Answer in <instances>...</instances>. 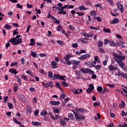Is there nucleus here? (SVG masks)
Returning a JSON list of instances; mask_svg holds the SVG:
<instances>
[{"label":"nucleus","mask_w":127,"mask_h":127,"mask_svg":"<svg viewBox=\"0 0 127 127\" xmlns=\"http://www.w3.org/2000/svg\"><path fill=\"white\" fill-rule=\"evenodd\" d=\"M126 106V104H125V102L123 101H122V103L120 105V107L122 109H123V108H125Z\"/></svg>","instance_id":"nucleus-33"},{"label":"nucleus","mask_w":127,"mask_h":127,"mask_svg":"<svg viewBox=\"0 0 127 127\" xmlns=\"http://www.w3.org/2000/svg\"><path fill=\"white\" fill-rule=\"evenodd\" d=\"M13 122H14V123H16V124H17V125H21V122H19L15 118L13 119Z\"/></svg>","instance_id":"nucleus-54"},{"label":"nucleus","mask_w":127,"mask_h":127,"mask_svg":"<svg viewBox=\"0 0 127 127\" xmlns=\"http://www.w3.org/2000/svg\"><path fill=\"white\" fill-rule=\"evenodd\" d=\"M98 52H101V53H105V52H106L105 51V50L102 48H99L98 49Z\"/></svg>","instance_id":"nucleus-39"},{"label":"nucleus","mask_w":127,"mask_h":127,"mask_svg":"<svg viewBox=\"0 0 127 127\" xmlns=\"http://www.w3.org/2000/svg\"><path fill=\"white\" fill-rule=\"evenodd\" d=\"M17 81L18 83L19 86H21V85H22V83H21V79L20 78L17 79Z\"/></svg>","instance_id":"nucleus-55"},{"label":"nucleus","mask_w":127,"mask_h":127,"mask_svg":"<svg viewBox=\"0 0 127 127\" xmlns=\"http://www.w3.org/2000/svg\"><path fill=\"white\" fill-rule=\"evenodd\" d=\"M71 57H72V56L67 55L64 58L65 62L69 61L70 60V58H71Z\"/></svg>","instance_id":"nucleus-21"},{"label":"nucleus","mask_w":127,"mask_h":127,"mask_svg":"<svg viewBox=\"0 0 127 127\" xmlns=\"http://www.w3.org/2000/svg\"><path fill=\"white\" fill-rule=\"evenodd\" d=\"M42 83L43 86H44L45 88H48L49 87H51V88H52V87H53V84H52L50 82H48L46 83H45L44 82H42Z\"/></svg>","instance_id":"nucleus-11"},{"label":"nucleus","mask_w":127,"mask_h":127,"mask_svg":"<svg viewBox=\"0 0 127 127\" xmlns=\"http://www.w3.org/2000/svg\"><path fill=\"white\" fill-rule=\"evenodd\" d=\"M7 99H8V96L4 97L3 102L4 103V104H6V102H7Z\"/></svg>","instance_id":"nucleus-57"},{"label":"nucleus","mask_w":127,"mask_h":127,"mask_svg":"<svg viewBox=\"0 0 127 127\" xmlns=\"http://www.w3.org/2000/svg\"><path fill=\"white\" fill-rule=\"evenodd\" d=\"M90 29L91 30H99V29H100V27H94L93 26H90Z\"/></svg>","instance_id":"nucleus-38"},{"label":"nucleus","mask_w":127,"mask_h":127,"mask_svg":"<svg viewBox=\"0 0 127 127\" xmlns=\"http://www.w3.org/2000/svg\"><path fill=\"white\" fill-rule=\"evenodd\" d=\"M103 31L106 33H111V29H106V28H104L103 29Z\"/></svg>","instance_id":"nucleus-37"},{"label":"nucleus","mask_w":127,"mask_h":127,"mask_svg":"<svg viewBox=\"0 0 127 127\" xmlns=\"http://www.w3.org/2000/svg\"><path fill=\"white\" fill-rule=\"evenodd\" d=\"M64 64H67V65H71L72 64V63L71 61H66L64 63Z\"/></svg>","instance_id":"nucleus-59"},{"label":"nucleus","mask_w":127,"mask_h":127,"mask_svg":"<svg viewBox=\"0 0 127 127\" xmlns=\"http://www.w3.org/2000/svg\"><path fill=\"white\" fill-rule=\"evenodd\" d=\"M7 105H8V107L9 108V109H12V108L13 107V105H12V104L7 102Z\"/></svg>","instance_id":"nucleus-49"},{"label":"nucleus","mask_w":127,"mask_h":127,"mask_svg":"<svg viewBox=\"0 0 127 127\" xmlns=\"http://www.w3.org/2000/svg\"><path fill=\"white\" fill-rule=\"evenodd\" d=\"M120 127H127V124L124 123L123 125H120Z\"/></svg>","instance_id":"nucleus-64"},{"label":"nucleus","mask_w":127,"mask_h":127,"mask_svg":"<svg viewBox=\"0 0 127 127\" xmlns=\"http://www.w3.org/2000/svg\"><path fill=\"white\" fill-rule=\"evenodd\" d=\"M17 98L19 101H21V102H22V103H25L27 102V98L24 96V95L18 93L17 94Z\"/></svg>","instance_id":"nucleus-4"},{"label":"nucleus","mask_w":127,"mask_h":127,"mask_svg":"<svg viewBox=\"0 0 127 127\" xmlns=\"http://www.w3.org/2000/svg\"><path fill=\"white\" fill-rule=\"evenodd\" d=\"M31 55L34 58H35V57L37 58V54L36 53V52H34L33 51H31Z\"/></svg>","instance_id":"nucleus-25"},{"label":"nucleus","mask_w":127,"mask_h":127,"mask_svg":"<svg viewBox=\"0 0 127 127\" xmlns=\"http://www.w3.org/2000/svg\"><path fill=\"white\" fill-rule=\"evenodd\" d=\"M68 118H69V119H70V120L71 121H74V114H72V113H69L68 114Z\"/></svg>","instance_id":"nucleus-19"},{"label":"nucleus","mask_w":127,"mask_h":127,"mask_svg":"<svg viewBox=\"0 0 127 127\" xmlns=\"http://www.w3.org/2000/svg\"><path fill=\"white\" fill-rule=\"evenodd\" d=\"M62 26L58 25L57 28V31H60V30H62Z\"/></svg>","instance_id":"nucleus-56"},{"label":"nucleus","mask_w":127,"mask_h":127,"mask_svg":"<svg viewBox=\"0 0 127 127\" xmlns=\"http://www.w3.org/2000/svg\"><path fill=\"white\" fill-rule=\"evenodd\" d=\"M32 125L33 126H35V127H39V126H41V123H40V122H34L33 121L32 122Z\"/></svg>","instance_id":"nucleus-15"},{"label":"nucleus","mask_w":127,"mask_h":127,"mask_svg":"<svg viewBox=\"0 0 127 127\" xmlns=\"http://www.w3.org/2000/svg\"><path fill=\"white\" fill-rule=\"evenodd\" d=\"M53 110H54L55 113L57 114H59V113H60V110L58 109H56L55 107H54Z\"/></svg>","instance_id":"nucleus-48"},{"label":"nucleus","mask_w":127,"mask_h":127,"mask_svg":"<svg viewBox=\"0 0 127 127\" xmlns=\"http://www.w3.org/2000/svg\"><path fill=\"white\" fill-rule=\"evenodd\" d=\"M123 44H126V42H123L122 41H120L119 43H118L119 46H120V47H122V48H125V45Z\"/></svg>","instance_id":"nucleus-16"},{"label":"nucleus","mask_w":127,"mask_h":127,"mask_svg":"<svg viewBox=\"0 0 127 127\" xmlns=\"http://www.w3.org/2000/svg\"><path fill=\"white\" fill-rule=\"evenodd\" d=\"M90 14L92 15V16H96V14H97V13L96 12V11H95V10H93L91 11L90 12Z\"/></svg>","instance_id":"nucleus-41"},{"label":"nucleus","mask_w":127,"mask_h":127,"mask_svg":"<svg viewBox=\"0 0 127 127\" xmlns=\"http://www.w3.org/2000/svg\"><path fill=\"white\" fill-rule=\"evenodd\" d=\"M4 28H5L6 29H8V30H9V29H11V26H10V25H8L7 24H5L4 26Z\"/></svg>","instance_id":"nucleus-32"},{"label":"nucleus","mask_w":127,"mask_h":127,"mask_svg":"<svg viewBox=\"0 0 127 127\" xmlns=\"http://www.w3.org/2000/svg\"><path fill=\"white\" fill-rule=\"evenodd\" d=\"M60 121L61 123V125H62V126H63L64 127V126H66V122H65L63 119H60Z\"/></svg>","instance_id":"nucleus-26"},{"label":"nucleus","mask_w":127,"mask_h":127,"mask_svg":"<svg viewBox=\"0 0 127 127\" xmlns=\"http://www.w3.org/2000/svg\"><path fill=\"white\" fill-rule=\"evenodd\" d=\"M89 89H90V90H91V91H93V90H94V85H93V84H90L89 85Z\"/></svg>","instance_id":"nucleus-44"},{"label":"nucleus","mask_w":127,"mask_h":127,"mask_svg":"<svg viewBox=\"0 0 127 127\" xmlns=\"http://www.w3.org/2000/svg\"><path fill=\"white\" fill-rule=\"evenodd\" d=\"M81 63V62L80 61H75V60H73L72 61V65H73L72 67V69H73V70H76V69L77 68H78V65H79L80 63Z\"/></svg>","instance_id":"nucleus-7"},{"label":"nucleus","mask_w":127,"mask_h":127,"mask_svg":"<svg viewBox=\"0 0 127 127\" xmlns=\"http://www.w3.org/2000/svg\"><path fill=\"white\" fill-rule=\"evenodd\" d=\"M94 61L97 62V63L100 64L101 63L100 60L99 59V57L98 56H96L94 58Z\"/></svg>","instance_id":"nucleus-36"},{"label":"nucleus","mask_w":127,"mask_h":127,"mask_svg":"<svg viewBox=\"0 0 127 127\" xmlns=\"http://www.w3.org/2000/svg\"><path fill=\"white\" fill-rule=\"evenodd\" d=\"M108 61L109 58L106 57V59L103 62V65H104V66L107 65V64L108 63Z\"/></svg>","instance_id":"nucleus-31"},{"label":"nucleus","mask_w":127,"mask_h":127,"mask_svg":"<svg viewBox=\"0 0 127 127\" xmlns=\"http://www.w3.org/2000/svg\"><path fill=\"white\" fill-rule=\"evenodd\" d=\"M72 47H73V48H77V47H78V43H73L71 45Z\"/></svg>","instance_id":"nucleus-52"},{"label":"nucleus","mask_w":127,"mask_h":127,"mask_svg":"<svg viewBox=\"0 0 127 127\" xmlns=\"http://www.w3.org/2000/svg\"><path fill=\"white\" fill-rule=\"evenodd\" d=\"M56 85L57 87H58V88H59V89L61 91H62L63 92V89H62V88H61V85H60V84H59V82H56Z\"/></svg>","instance_id":"nucleus-30"},{"label":"nucleus","mask_w":127,"mask_h":127,"mask_svg":"<svg viewBox=\"0 0 127 127\" xmlns=\"http://www.w3.org/2000/svg\"><path fill=\"white\" fill-rule=\"evenodd\" d=\"M93 67H94V68H95L96 70H99V69H101V68H102V66L100 65H96L95 66H93Z\"/></svg>","instance_id":"nucleus-47"},{"label":"nucleus","mask_w":127,"mask_h":127,"mask_svg":"<svg viewBox=\"0 0 127 127\" xmlns=\"http://www.w3.org/2000/svg\"><path fill=\"white\" fill-rule=\"evenodd\" d=\"M81 41L84 43L85 44H87V43H89V40L87 38H84L81 40Z\"/></svg>","instance_id":"nucleus-18"},{"label":"nucleus","mask_w":127,"mask_h":127,"mask_svg":"<svg viewBox=\"0 0 127 127\" xmlns=\"http://www.w3.org/2000/svg\"><path fill=\"white\" fill-rule=\"evenodd\" d=\"M50 104H51L52 105V106H58V105L60 104V102L51 101L50 102Z\"/></svg>","instance_id":"nucleus-14"},{"label":"nucleus","mask_w":127,"mask_h":127,"mask_svg":"<svg viewBox=\"0 0 127 127\" xmlns=\"http://www.w3.org/2000/svg\"><path fill=\"white\" fill-rule=\"evenodd\" d=\"M20 37V35H18L15 38H12L9 40V42H11L12 44L14 45H18V44H21L22 43V39L19 38Z\"/></svg>","instance_id":"nucleus-2"},{"label":"nucleus","mask_w":127,"mask_h":127,"mask_svg":"<svg viewBox=\"0 0 127 127\" xmlns=\"http://www.w3.org/2000/svg\"><path fill=\"white\" fill-rule=\"evenodd\" d=\"M82 35H83L84 37H93V33H82Z\"/></svg>","instance_id":"nucleus-12"},{"label":"nucleus","mask_w":127,"mask_h":127,"mask_svg":"<svg viewBox=\"0 0 127 127\" xmlns=\"http://www.w3.org/2000/svg\"><path fill=\"white\" fill-rule=\"evenodd\" d=\"M117 9L118 10H120L121 12H124V10L125 9H124V6L122 5V7H121V6H119V7H117Z\"/></svg>","instance_id":"nucleus-29"},{"label":"nucleus","mask_w":127,"mask_h":127,"mask_svg":"<svg viewBox=\"0 0 127 127\" xmlns=\"http://www.w3.org/2000/svg\"><path fill=\"white\" fill-rule=\"evenodd\" d=\"M102 91H103V87L102 86H98L97 87V91L101 92Z\"/></svg>","instance_id":"nucleus-51"},{"label":"nucleus","mask_w":127,"mask_h":127,"mask_svg":"<svg viewBox=\"0 0 127 127\" xmlns=\"http://www.w3.org/2000/svg\"><path fill=\"white\" fill-rule=\"evenodd\" d=\"M62 84L64 87H69V84L65 81L62 82Z\"/></svg>","instance_id":"nucleus-42"},{"label":"nucleus","mask_w":127,"mask_h":127,"mask_svg":"<svg viewBox=\"0 0 127 127\" xmlns=\"http://www.w3.org/2000/svg\"><path fill=\"white\" fill-rule=\"evenodd\" d=\"M90 57H91V55H90V54H86L85 55L81 56L78 58V59L79 60L83 61L87 59V58H90Z\"/></svg>","instance_id":"nucleus-9"},{"label":"nucleus","mask_w":127,"mask_h":127,"mask_svg":"<svg viewBox=\"0 0 127 127\" xmlns=\"http://www.w3.org/2000/svg\"><path fill=\"white\" fill-rule=\"evenodd\" d=\"M20 62L22 65H24V64L25 63V60H24V58H22L20 59Z\"/></svg>","instance_id":"nucleus-46"},{"label":"nucleus","mask_w":127,"mask_h":127,"mask_svg":"<svg viewBox=\"0 0 127 127\" xmlns=\"http://www.w3.org/2000/svg\"><path fill=\"white\" fill-rule=\"evenodd\" d=\"M118 22H119V19L115 18L113 19V21L111 22L110 23H111V24H115V23H118Z\"/></svg>","instance_id":"nucleus-27"},{"label":"nucleus","mask_w":127,"mask_h":127,"mask_svg":"<svg viewBox=\"0 0 127 127\" xmlns=\"http://www.w3.org/2000/svg\"><path fill=\"white\" fill-rule=\"evenodd\" d=\"M93 106H94V107H98V106H100V103H99V102H94L93 103Z\"/></svg>","instance_id":"nucleus-62"},{"label":"nucleus","mask_w":127,"mask_h":127,"mask_svg":"<svg viewBox=\"0 0 127 127\" xmlns=\"http://www.w3.org/2000/svg\"><path fill=\"white\" fill-rule=\"evenodd\" d=\"M72 112L73 113L75 116V119L77 121H80V120H85V116H83L81 114L77 113V112H75L73 111Z\"/></svg>","instance_id":"nucleus-3"},{"label":"nucleus","mask_w":127,"mask_h":127,"mask_svg":"<svg viewBox=\"0 0 127 127\" xmlns=\"http://www.w3.org/2000/svg\"><path fill=\"white\" fill-rule=\"evenodd\" d=\"M17 90H18V86L16 84L14 85V88H13L14 92H17Z\"/></svg>","instance_id":"nucleus-45"},{"label":"nucleus","mask_w":127,"mask_h":127,"mask_svg":"<svg viewBox=\"0 0 127 127\" xmlns=\"http://www.w3.org/2000/svg\"><path fill=\"white\" fill-rule=\"evenodd\" d=\"M46 115H47V112L45 111V110H42L41 112V116H42V117H45Z\"/></svg>","instance_id":"nucleus-22"},{"label":"nucleus","mask_w":127,"mask_h":127,"mask_svg":"<svg viewBox=\"0 0 127 127\" xmlns=\"http://www.w3.org/2000/svg\"><path fill=\"white\" fill-rule=\"evenodd\" d=\"M57 43H59V45L61 46H62V45H64V44H65L64 43V42H63L61 40H58V41H57Z\"/></svg>","instance_id":"nucleus-40"},{"label":"nucleus","mask_w":127,"mask_h":127,"mask_svg":"<svg viewBox=\"0 0 127 127\" xmlns=\"http://www.w3.org/2000/svg\"><path fill=\"white\" fill-rule=\"evenodd\" d=\"M9 72L10 73H12L13 74H17V71H16V70L13 68H10Z\"/></svg>","instance_id":"nucleus-20"},{"label":"nucleus","mask_w":127,"mask_h":127,"mask_svg":"<svg viewBox=\"0 0 127 127\" xmlns=\"http://www.w3.org/2000/svg\"><path fill=\"white\" fill-rule=\"evenodd\" d=\"M65 78H66V77H65L64 76H61L59 74H55L53 76L52 79L53 80H56V79H59V80H63V81H66V79H65Z\"/></svg>","instance_id":"nucleus-6"},{"label":"nucleus","mask_w":127,"mask_h":127,"mask_svg":"<svg viewBox=\"0 0 127 127\" xmlns=\"http://www.w3.org/2000/svg\"><path fill=\"white\" fill-rule=\"evenodd\" d=\"M121 3H122V2L121 1L117 2V7H118L119 6H120V7H121V8L123 7V4H122Z\"/></svg>","instance_id":"nucleus-50"},{"label":"nucleus","mask_w":127,"mask_h":127,"mask_svg":"<svg viewBox=\"0 0 127 127\" xmlns=\"http://www.w3.org/2000/svg\"><path fill=\"white\" fill-rule=\"evenodd\" d=\"M51 65L52 69H56V68H57V65H58V64L55 62V61H52Z\"/></svg>","instance_id":"nucleus-13"},{"label":"nucleus","mask_w":127,"mask_h":127,"mask_svg":"<svg viewBox=\"0 0 127 127\" xmlns=\"http://www.w3.org/2000/svg\"><path fill=\"white\" fill-rule=\"evenodd\" d=\"M109 68L111 71H115V70H117V71H120V69L118 68V64H114V65L111 64L109 65Z\"/></svg>","instance_id":"nucleus-10"},{"label":"nucleus","mask_w":127,"mask_h":127,"mask_svg":"<svg viewBox=\"0 0 127 127\" xmlns=\"http://www.w3.org/2000/svg\"><path fill=\"white\" fill-rule=\"evenodd\" d=\"M31 43L29 44L30 46H33V45H35V42L34 39H30Z\"/></svg>","instance_id":"nucleus-24"},{"label":"nucleus","mask_w":127,"mask_h":127,"mask_svg":"<svg viewBox=\"0 0 127 127\" xmlns=\"http://www.w3.org/2000/svg\"><path fill=\"white\" fill-rule=\"evenodd\" d=\"M72 92L75 94H78V90H77L76 89H72Z\"/></svg>","instance_id":"nucleus-63"},{"label":"nucleus","mask_w":127,"mask_h":127,"mask_svg":"<svg viewBox=\"0 0 127 127\" xmlns=\"http://www.w3.org/2000/svg\"><path fill=\"white\" fill-rule=\"evenodd\" d=\"M73 111L77 113V114H82V115H84L85 113H86V110L83 108L76 109Z\"/></svg>","instance_id":"nucleus-8"},{"label":"nucleus","mask_w":127,"mask_h":127,"mask_svg":"<svg viewBox=\"0 0 127 127\" xmlns=\"http://www.w3.org/2000/svg\"><path fill=\"white\" fill-rule=\"evenodd\" d=\"M94 19L98 20V21H99V22H101V21H102V18H101L100 17H95V18H94Z\"/></svg>","instance_id":"nucleus-61"},{"label":"nucleus","mask_w":127,"mask_h":127,"mask_svg":"<svg viewBox=\"0 0 127 127\" xmlns=\"http://www.w3.org/2000/svg\"><path fill=\"white\" fill-rule=\"evenodd\" d=\"M17 7H18V8H20L21 9H22V8H23V6L20 5V4L18 3L16 5Z\"/></svg>","instance_id":"nucleus-60"},{"label":"nucleus","mask_w":127,"mask_h":127,"mask_svg":"<svg viewBox=\"0 0 127 127\" xmlns=\"http://www.w3.org/2000/svg\"><path fill=\"white\" fill-rule=\"evenodd\" d=\"M78 9H79V10H87L88 8L85 7L84 5H80L78 7Z\"/></svg>","instance_id":"nucleus-17"},{"label":"nucleus","mask_w":127,"mask_h":127,"mask_svg":"<svg viewBox=\"0 0 127 127\" xmlns=\"http://www.w3.org/2000/svg\"><path fill=\"white\" fill-rule=\"evenodd\" d=\"M65 8H69V5H65L64 6L61 7L60 11L58 12L59 14H67V12L64 10Z\"/></svg>","instance_id":"nucleus-5"},{"label":"nucleus","mask_w":127,"mask_h":127,"mask_svg":"<svg viewBox=\"0 0 127 127\" xmlns=\"http://www.w3.org/2000/svg\"><path fill=\"white\" fill-rule=\"evenodd\" d=\"M110 42H111V40H108V39H105V40H104V45H107V44H108V43H110Z\"/></svg>","instance_id":"nucleus-43"},{"label":"nucleus","mask_w":127,"mask_h":127,"mask_svg":"<svg viewBox=\"0 0 127 127\" xmlns=\"http://www.w3.org/2000/svg\"><path fill=\"white\" fill-rule=\"evenodd\" d=\"M80 71H81L82 73H84V74H87L88 68H86L85 69L84 68H80Z\"/></svg>","instance_id":"nucleus-23"},{"label":"nucleus","mask_w":127,"mask_h":127,"mask_svg":"<svg viewBox=\"0 0 127 127\" xmlns=\"http://www.w3.org/2000/svg\"><path fill=\"white\" fill-rule=\"evenodd\" d=\"M110 43V46H116V45H116L117 43H114V41H111V42Z\"/></svg>","instance_id":"nucleus-58"},{"label":"nucleus","mask_w":127,"mask_h":127,"mask_svg":"<svg viewBox=\"0 0 127 127\" xmlns=\"http://www.w3.org/2000/svg\"><path fill=\"white\" fill-rule=\"evenodd\" d=\"M48 77L50 78H53V73L52 71L48 72Z\"/></svg>","instance_id":"nucleus-35"},{"label":"nucleus","mask_w":127,"mask_h":127,"mask_svg":"<svg viewBox=\"0 0 127 127\" xmlns=\"http://www.w3.org/2000/svg\"><path fill=\"white\" fill-rule=\"evenodd\" d=\"M87 73H89V74H90V75H93L95 74V72H94V71L89 68L87 69Z\"/></svg>","instance_id":"nucleus-34"},{"label":"nucleus","mask_w":127,"mask_h":127,"mask_svg":"<svg viewBox=\"0 0 127 127\" xmlns=\"http://www.w3.org/2000/svg\"><path fill=\"white\" fill-rule=\"evenodd\" d=\"M103 45L104 43L101 41H99L97 44V46H98V47H103Z\"/></svg>","instance_id":"nucleus-28"},{"label":"nucleus","mask_w":127,"mask_h":127,"mask_svg":"<svg viewBox=\"0 0 127 127\" xmlns=\"http://www.w3.org/2000/svg\"><path fill=\"white\" fill-rule=\"evenodd\" d=\"M26 112L27 114H31V108L28 107L26 110Z\"/></svg>","instance_id":"nucleus-53"},{"label":"nucleus","mask_w":127,"mask_h":127,"mask_svg":"<svg viewBox=\"0 0 127 127\" xmlns=\"http://www.w3.org/2000/svg\"><path fill=\"white\" fill-rule=\"evenodd\" d=\"M113 57H114V59L116 62H117L118 64L119 65L120 67L122 68L125 72L127 71V68L126 67V65L125 64V63H123L122 62V60H125L126 59V57L123 56H120L118 55V54L116 53H113Z\"/></svg>","instance_id":"nucleus-1"}]
</instances>
